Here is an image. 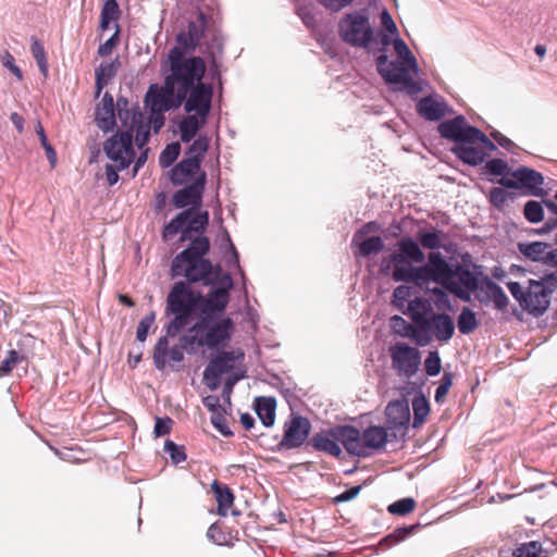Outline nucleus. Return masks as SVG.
I'll return each instance as SVG.
<instances>
[{"label": "nucleus", "instance_id": "obj_1", "mask_svg": "<svg viewBox=\"0 0 557 557\" xmlns=\"http://www.w3.org/2000/svg\"><path fill=\"white\" fill-rule=\"evenodd\" d=\"M234 287V281L230 273L222 277V285L212 288L207 296L195 292L191 283L185 281L175 282L165 298L164 315L171 318L168 333L174 335L183 332L191 324L199 310L201 318L213 319L223 313L230 301V292Z\"/></svg>", "mask_w": 557, "mask_h": 557}, {"label": "nucleus", "instance_id": "obj_2", "mask_svg": "<svg viewBox=\"0 0 557 557\" xmlns=\"http://www.w3.org/2000/svg\"><path fill=\"white\" fill-rule=\"evenodd\" d=\"M176 91L173 87L151 85L145 97L149 115L144 114L137 104H132L124 97L116 101L119 126L117 134L110 139H148L150 131L157 134L164 124V112L174 106Z\"/></svg>", "mask_w": 557, "mask_h": 557}, {"label": "nucleus", "instance_id": "obj_3", "mask_svg": "<svg viewBox=\"0 0 557 557\" xmlns=\"http://www.w3.org/2000/svg\"><path fill=\"white\" fill-rule=\"evenodd\" d=\"M385 82L398 84L401 90L417 95L425 81L420 78L417 58L399 37L397 26L385 10Z\"/></svg>", "mask_w": 557, "mask_h": 557}, {"label": "nucleus", "instance_id": "obj_4", "mask_svg": "<svg viewBox=\"0 0 557 557\" xmlns=\"http://www.w3.org/2000/svg\"><path fill=\"white\" fill-rule=\"evenodd\" d=\"M210 251L208 237H197L171 261L172 278L184 277L188 283H202L205 286L222 285V265L213 264L207 255Z\"/></svg>", "mask_w": 557, "mask_h": 557}, {"label": "nucleus", "instance_id": "obj_5", "mask_svg": "<svg viewBox=\"0 0 557 557\" xmlns=\"http://www.w3.org/2000/svg\"><path fill=\"white\" fill-rule=\"evenodd\" d=\"M168 58L170 72L164 81L166 86L173 87L176 91V99L180 104L194 86L202 83L206 64L200 57L185 58L181 47H173Z\"/></svg>", "mask_w": 557, "mask_h": 557}, {"label": "nucleus", "instance_id": "obj_6", "mask_svg": "<svg viewBox=\"0 0 557 557\" xmlns=\"http://www.w3.org/2000/svg\"><path fill=\"white\" fill-rule=\"evenodd\" d=\"M507 287L523 310L540 317L548 309L550 297L557 289V274L547 272L539 278H530L525 288L519 282H508Z\"/></svg>", "mask_w": 557, "mask_h": 557}, {"label": "nucleus", "instance_id": "obj_7", "mask_svg": "<svg viewBox=\"0 0 557 557\" xmlns=\"http://www.w3.org/2000/svg\"><path fill=\"white\" fill-rule=\"evenodd\" d=\"M455 264L445 260L438 251L429 253L426 263L421 267L411 264L394 268L393 277L396 282L413 283L416 287H422L433 281L445 288L451 284Z\"/></svg>", "mask_w": 557, "mask_h": 557}, {"label": "nucleus", "instance_id": "obj_8", "mask_svg": "<svg viewBox=\"0 0 557 557\" xmlns=\"http://www.w3.org/2000/svg\"><path fill=\"white\" fill-rule=\"evenodd\" d=\"M208 223V211L194 213L193 209H185L165 224L162 238L168 242L180 233L178 242L190 244L197 237H206L203 232Z\"/></svg>", "mask_w": 557, "mask_h": 557}, {"label": "nucleus", "instance_id": "obj_9", "mask_svg": "<svg viewBox=\"0 0 557 557\" xmlns=\"http://www.w3.org/2000/svg\"><path fill=\"white\" fill-rule=\"evenodd\" d=\"M382 304L373 300L368 309L367 317L362 319L361 337L369 339L372 337L371 350L367 367L371 364L372 369L379 375V385L382 383L383 376L380 374V362L383 360V344L381 341L383 330Z\"/></svg>", "mask_w": 557, "mask_h": 557}, {"label": "nucleus", "instance_id": "obj_10", "mask_svg": "<svg viewBox=\"0 0 557 557\" xmlns=\"http://www.w3.org/2000/svg\"><path fill=\"white\" fill-rule=\"evenodd\" d=\"M342 39L354 46L361 48H370L373 39V29L370 25L368 16L360 12L346 14L338 25Z\"/></svg>", "mask_w": 557, "mask_h": 557}, {"label": "nucleus", "instance_id": "obj_11", "mask_svg": "<svg viewBox=\"0 0 557 557\" xmlns=\"http://www.w3.org/2000/svg\"><path fill=\"white\" fill-rule=\"evenodd\" d=\"M348 432V424L324 429L313 434L309 444L317 451L339 458L343 454L342 446L349 454V444L352 437H349Z\"/></svg>", "mask_w": 557, "mask_h": 557}, {"label": "nucleus", "instance_id": "obj_12", "mask_svg": "<svg viewBox=\"0 0 557 557\" xmlns=\"http://www.w3.org/2000/svg\"><path fill=\"white\" fill-rule=\"evenodd\" d=\"M212 319L200 318L191 326L189 332H203V342L210 349L224 348L232 337L234 322L231 318H223L218 322H211Z\"/></svg>", "mask_w": 557, "mask_h": 557}, {"label": "nucleus", "instance_id": "obj_13", "mask_svg": "<svg viewBox=\"0 0 557 557\" xmlns=\"http://www.w3.org/2000/svg\"><path fill=\"white\" fill-rule=\"evenodd\" d=\"M496 144L509 149L513 141H453L450 150L465 164L476 166L484 162L487 150L497 149Z\"/></svg>", "mask_w": 557, "mask_h": 557}, {"label": "nucleus", "instance_id": "obj_14", "mask_svg": "<svg viewBox=\"0 0 557 557\" xmlns=\"http://www.w3.org/2000/svg\"><path fill=\"white\" fill-rule=\"evenodd\" d=\"M472 265L473 271L465 264L456 263L453 270L451 284H449L447 288L456 297L466 302L471 300V293L480 288L479 277L483 275L480 265Z\"/></svg>", "mask_w": 557, "mask_h": 557}, {"label": "nucleus", "instance_id": "obj_15", "mask_svg": "<svg viewBox=\"0 0 557 557\" xmlns=\"http://www.w3.org/2000/svg\"><path fill=\"white\" fill-rule=\"evenodd\" d=\"M511 176L512 178H509L507 175H504L494 182L510 189L525 188L531 196L543 197L545 195L544 189L541 187L544 183V177L540 172L527 166H519L511 173Z\"/></svg>", "mask_w": 557, "mask_h": 557}, {"label": "nucleus", "instance_id": "obj_16", "mask_svg": "<svg viewBox=\"0 0 557 557\" xmlns=\"http://www.w3.org/2000/svg\"><path fill=\"white\" fill-rule=\"evenodd\" d=\"M350 440L349 455L357 457L370 456L372 450L383 446V426H369L362 433L348 424Z\"/></svg>", "mask_w": 557, "mask_h": 557}, {"label": "nucleus", "instance_id": "obj_17", "mask_svg": "<svg viewBox=\"0 0 557 557\" xmlns=\"http://www.w3.org/2000/svg\"><path fill=\"white\" fill-rule=\"evenodd\" d=\"M379 227L377 222H368L356 231L350 243L355 258H369L383 250V239L375 234Z\"/></svg>", "mask_w": 557, "mask_h": 557}, {"label": "nucleus", "instance_id": "obj_18", "mask_svg": "<svg viewBox=\"0 0 557 557\" xmlns=\"http://www.w3.org/2000/svg\"><path fill=\"white\" fill-rule=\"evenodd\" d=\"M393 367L400 376L412 377L421 363L420 351L406 343H397L389 348Z\"/></svg>", "mask_w": 557, "mask_h": 557}, {"label": "nucleus", "instance_id": "obj_19", "mask_svg": "<svg viewBox=\"0 0 557 557\" xmlns=\"http://www.w3.org/2000/svg\"><path fill=\"white\" fill-rule=\"evenodd\" d=\"M164 325L165 335L161 336L153 348V364L159 371H163L170 362L178 363L184 360L183 347L178 344L169 346V338H175L180 333L170 335L168 327L171 324V318Z\"/></svg>", "mask_w": 557, "mask_h": 557}, {"label": "nucleus", "instance_id": "obj_20", "mask_svg": "<svg viewBox=\"0 0 557 557\" xmlns=\"http://www.w3.org/2000/svg\"><path fill=\"white\" fill-rule=\"evenodd\" d=\"M148 143L149 141H104L103 151L108 161L125 170L135 161V147L143 149Z\"/></svg>", "mask_w": 557, "mask_h": 557}, {"label": "nucleus", "instance_id": "obj_21", "mask_svg": "<svg viewBox=\"0 0 557 557\" xmlns=\"http://www.w3.org/2000/svg\"><path fill=\"white\" fill-rule=\"evenodd\" d=\"M403 313L407 314L419 327L420 332L423 333L424 342H430L431 319L434 314L432 304L421 296H414L413 299L408 302L407 308Z\"/></svg>", "mask_w": 557, "mask_h": 557}, {"label": "nucleus", "instance_id": "obj_22", "mask_svg": "<svg viewBox=\"0 0 557 557\" xmlns=\"http://www.w3.org/2000/svg\"><path fill=\"white\" fill-rule=\"evenodd\" d=\"M236 356L233 351H220L210 359L203 371V383L210 389L214 391L220 386L221 376L234 369Z\"/></svg>", "mask_w": 557, "mask_h": 557}, {"label": "nucleus", "instance_id": "obj_23", "mask_svg": "<svg viewBox=\"0 0 557 557\" xmlns=\"http://www.w3.org/2000/svg\"><path fill=\"white\" fill-rule=\"evenodd\" d=\"M311 430L309 420L302 416H293L284 424V435L278 449H293L300 447L308 438Z\"/></svg>", "mask_w": 557, "mask_h": 557}, {"label": "nucleus", "instance_id": "obj_24", "mask_svg": "<svg viewBox=\"0 0 557 557\" xmlns=\"http://www.w3.org/2000/svg\"><path fill=\"white\" fill-rule=\"evenodd\" d=\"M438 131L445 139H487L483 132L470 126L462 115L442 122Z\"/></svg>", "mask_w": 557, "mask_h": 557}, {"label": "nucleus", "instance_id": "obj_25", "mask_svg": "<svg viewBox=\"0 0 557 557\" xmlns=\"http://www.w3.org/2000/svg\"><path fill=\"white\" fill-rule=\"evenodd\" d=\"M519 252L528 260L541 262L547 267L554 268L557 261V248L544 242H519Z\"/></svg>", "mask_w": 557, "mask_h": 557}, {"label": "nucleus", "instance_id": "obj_26", "mask_svg": "<svg viewBox=\"0 0 557 557\" xmlns=\"http://www.w3.org/2000/svg\"><path fill=\"white\" fill-rule=\"evenodd\" d=\"M205 184L206 173L202 172L191 184L175 191L172 198L173 205L180 209L187 208L188 206L193 210L199 208L202 203Z\"/></svg>", "mask_w": 557, "mask_h": 557}, {"label": "nucleus", "instance_id": "obj_27", "mask_svg": "<svg viewBox=\"0 0 557 557\" xmlns=\"http://www.w3.org/2000/svg\"><path fill=\"white\" fill-rule=\"evenodd\" d=\"M213 96L212 85L209 83H200L194 86L187 94L185 101V110L187 113H201L209 115L211 109V100Z\"/></svg>", "mask_w": 557, "mask_h": 557}, {"label": "nucleus", "instance_id": "obj_28", "mask_svg": "<svg viewBox=\"0 0 557 557\" xmlns=\"http://www.w3.org/2000/svg\"><path fill=\"white\" fill-rule=\"evenodd\" d=\"M410 421V407L407 399L389 401L385 407V444L387 443V430L407 426Z\"/></svg>", "mask_w": 557, "mask_h": 557}, {"label": "nucleus", "instance_id": "obj_29", "mask_svg": "<svg viewBox=\"0 0 557 557\" xmlns=\"http://www.w3.org/2000/svg\"><path fill=\"white\" fill-rule=\"evenodd\" d=\"M206 24V16L200 12L196 21L188 23L187 32H181L177 35V47L183 51H193L203 36Z\"/></svg>", "mask_w": 557, "mask_h": 557}, {"label": "nucleus", "instance_id": "obj_30", "mask_svg": "<svg viewBox=\"0 0 557 557\" xmlns=\"http://www.w3.org/2000/svg\"><path fill=\"white\" fill-rule=\"evenodd\" d=\"M419 114L429 121H438L450 113V108L440 96H428L417 103Z\"/></svg>", "mask_w": 557, "mask_h": 557}, {"label": "nucleus", "instance_id": "obj_31", "mask_svg": "<svg viewBox=\"0 0 557 557\" xmlns=\"http://www.w3.org/2000/svg\"><path fill=\"white\" fill-rule=\"evenodd\" d=\"M424 253L420 248V245L411 237H404L398 242L397 251L394 256L396 261L395 268L398 265L410 264V262H422L424 261Z\"/></svg>", "mask_w": 557, "mask_h": 557}, {"label": "nucleus", "instance_id": "obj_32", "mask_svg": "<svg viewBox=\"0 0 557 557\" xmlns=\"http://www.w3.org/2000/svg\"><path fill=\"white\" fill-rule=\"evenodd\" d=\"M97 126L104 133L112 132L116 124L113 97L106 92L95 112Z\"/></svg>", "mask_w": 557, "mask_h": 557}, {"label": "nucleus", "instance_id": "obj_33", "mask_svg": "<svg viewBox=\"0 0 557 557\" xmlns=\"http://www.w3.org/2000/svg\"><path fill=\"white\" fill-rule=\"evenodd\" d=\"M392 331L401 336L413 339L420 346L426 345L429 342H424V335L420 332L419 327L412 322H408L400 315H394L391 318Z\"/></svg>", "mask_w": 557, "mask_h": 557}, {"label": "nucleus", "instance_id": "obj_34", "mask_svg": "<svg viewBox=\"0 0 557 557\" xmlns=\"http://www.w3.org/2000/svg\"><path fill=\"white\" fill-rule=\"evenodd\" d=\"M483 282L487 288L488 294L484 297L481 296V294H476L479 301L486 305L490 300H492L496 309H505L508 306V297L503 288L488 276H484Z\"/></svg>", "mask_w": 557, "mask_h": 557}, {"label": "nucleus", "instance_id": "obj_35", "mask_svg": "<svg viewBox=\"0 0 557 557\" xmlns=\"http://www.w3.org/2000/svg\"><path fill=\"white\" fill-rule=\"evenodd\" d=\"M440 342H448L455 332V324L447 313H434L431 319V331Z\"/></svg>", "mask_w": 557, "mask_h": 557}, {"label": "nucleus", "instance_id": "obj_36", "mask_svg": "<svg viewBox=\"0 0 557 557\" xmlns=\"http://www.w3.org/2000/svg\"><path fill=\"white\" fill-rule=\"evenodd\" d=\"M255 408L261 423L270 428L275 421L276 400L273 397L260 396L255 400Z\"/></svg>", "mask_w": 557, "mask_h": 557}, {"label": "nucleus", "instance_id": "obj_37", "mask_svg": "<svg viewBox=\"0 0 557 557\" xmlns=\"http://www.w3.org/2000/svg\"><path fill=\"white\" fill-rule=\"evenodd\" d=\"M197 161L187 160L184 158L178 162L170 172V180L173 185L185 184L197 171Z\"/></svg>", "mask_w": 557, "mask_h": 557}, {"label": "nucleus", "instance_id": "obj_38", "mask_svg": "<svg viewBox=\"0 0 557 557\" xmlns=\"http://www.w3.org/2000/svg\"><path fill=\"white\" fill-rule=\"evenodd\" d=\"M218 503V515L225 517L234 503V494L227 485L214 481L211 485Z\"/></svg>", "mask_w": 557, "mask_h": 557}, {"label": "nucleus", "instance_id": "obj_39", "mask_svg": "<svg viewBox=\"0 0 557 557\" xmlns=\"http://www.w3.org/2000/svg\"><path fill=\"white\" fill-rule=\"evenodd\" d=\"M208 115L201 113H188L181 122V139H193L200 127L206 123Z\"/></svg>", "mask_w": 557, "mask_h": 557}, {"label": "nucleus", "instance_id": "obj_40", "mask_svg": "<svg viewBox=\"0 0 557 557\" xmlns=\"http://www.w3.org/2000/svg\"><path fill=\"white\" fill-rule=\"evenodd\" d=\"M479 325L476 315L469 307H463L457 318V326L461 334L472 333Z\"/></svg>", "mask_w": 557, "mask_h": 557}, {"label": "nucleus", "instance_id": "obj_41", "mask_svg": "<svg viewBox=\"0 0 557 557\" xmlns=\"http://www.w3.org/2000/svg\"><path fill=\"white\" fill-rule=\"evenodd\" d=\"M421 527L420 523L396 528L392 533L385 535V548L405 541Z\"/></svg>", "mask_w": 557, "mask_h": 557}, {"label": "nucleus", "instance_id": "obj_42", "mask_svg": "<svg viewBox=\"0 0 557 557\" xmlns=\"http://www.w3.org/2000/svg\"><path fill=\"white\" fill-rule=\"evenodd\" d=\"M121 171H123V169H120V166H117L115 163L107 160L103 166L96 172L95 178L97 182L104 180L106 184L112 187L119 182V172Z\"/></svg>", "mask_w": 557, "mask_h": 557}, {"label": "nucleus", "instance_id": "obj_43", "mask_svg": "<svg viewBox=\"0 0 557 557\" xmlns=\"http://www.w3.org/2000/svg\"><path fill=\"white\" fill-rule=\"evenodd\" d=\"M416 293V287L400 285L395 288L392 302L403 312L407 308L408 302L413 299Z\"/></svg>", "mask_w": 557, "mask_h": 557}, {"label": "nucleus", "instance_id": "obj_44", "mask_svg": "<svg viewBox=\"0 0 557 557\" xmlns=\"http://www.w3.org/2000/svg\"><path fill=\"white\" fill-rule=\"evenodd\" d=\"M523 215L530 223H539L545 219V207L542 201L529 200L523 207Z\"/></svg>", "mask_w": 557, "mask_h": 557}, {"label": "nucleus", "instance_id": "obj_45", "mask_svg": "<svg viewBox=\"0 0 557 557\" xmlns=\"http://www.w3.org/2000/svg\"><path fill=\"white\" fill-rule=\"evenodd\" d=\"M413 421L412 428H419L430 413V405L425 397H414L412 400Z\"/></svg>", "mask_w": 557, "mask_h": 557}, {"label": "nucleus", "instance_id": "obj_46", "mask_svg": "<svg viewBox=\"0 0 557 557\" xmlns=\"http://www.w3.org/2000/svg\"><path fill=\"white\" fill-rule=\"evenodd\" d=\"M368 284L376 289L377 298L383 293V261L368 264Z\"/></svg>", "mask_w": 557, "mask_h": 557}, {"label": "nucleus", "instance_id": "obj_47", "mask_svg": "<svg viewBox=\"0 0 557 557\" xmlns=\"http://www.w3.org/2000/svg\"><path fill=\"white\" fill-rule=\"evenodd\" d=\"M443 235L444 233L442 231H420L418 239L423 248L438 249L442 247Z\"/></svg>", "mask_w": 557, "mask_h": 557}, {"label": "nucleus", "instance_id": "obj_48", "mask_svg": "<svg viewBox=\"0 0 557 557\" xmlns=\"http://www.w3.org/2000/svg\"><path fill=\"white\" fill-rule=\"evenodd\" d=\"M224 240H225V244L227 245V249L231 253V257L226 260V264H227V267H230V268L234 267L237 270L238 274L242 277L243 286H244V288H246V276H245L244 270L242 269V267L239 264V255H238V251H237L235 245L233 244L227 231H224Z\"/></svg>", "mask_w": 557, "mask_h": 557}, {"label": "nucleus", "instance_id": "obj_49", "mask_svg": "<svg viewBox=\"0 0 557 557\" xmlns=\"http://www.w3.org/2000/svg\"><path fill=\"white\" fill-rule=\"evenodd\" d=\"M181 141H170L159 156V164L162 168L171 166L181 153Z\"/></svg>", "mask_w": 557, "mask_h": 557}, {"label": "nucleus", "instance_id": "obj_50", "mask_svg": "<svg viewBox=\"0 0 557 557\" xmlns=\"http://www.w3.org/2000/svg\"><path fill=\"white\" fill-rule=\"evenodd\" d=\"M30 40H32V54L37 62V65L40 70V72L46 76L48 73V62H47L45 48L35 36H33L30 38Z\"/></svg>", "mask_w": 557, "mask_h": 557}, {"label": "nucleus", "instance_id": "obj_51", "mask_svg": "<svg viewBox=\"0 0 557 557\" xmlns=\"http://www.w3.org/2000/svg\"><path fill=\"white\" fill-rule=\"evenodd\" d=\"M24 359L25 357L21 352L14 349L9 350L0 364V377L9 374L14 369V367L22 362Z\"/></svg>", "mask_w": 557, "mask_h": 557}, {"label": "nucleus", "instance_id": "obj_52", "mask_svg": "<svg viewBox=\"0 0 557 557\" xmlns=\"http://www.w3.org/2000/svg\"><path fill=\"white\" fill-rule=\"evenodd\" d=\"M416 507V500L412 497H405L388 505L387 510L392 515L405 516L411 512Z\"/></svg>", "mask_w": 557, "mask_h": 557}, {"label": "nucleus", "instance_id": "obj_53", "mask_svg": "<svg viewBox=\"0 0 557 557\" xmlns=\"http://www.w3.org/2000/svg\"><path fill=\"white\" fill-rule=\"evenodd\" d=\"M164 451L170 456L171 461L174 465H178L186 460L187 456L184 446L177 445L171 440H166L164 443Z\"/></svg>", "mask_w": 557, "mask_h": 557}, {"label": "nucleus", "instance_id": "obj_54", "mask_svg": "<svg viewBox=\"0 0 557 557\" xmlns=\"http://www.w3.org/2000/svg\"><path fill=\"white\" fill-rule=\"evenodd\" d=\"M185 330H188V334H184L180 337L178 345L183 347V350L194 351L195 347H203L206 344H200L203 342V334L197 336L199 332H189V327L187 326Z\"/></svg>", "mask_w": 557, "mask_h": 557}, {"label": "nucleus", "instance_id": "obj_55", "mask_svg": "<svg viewBox=\"0 0 557 557\" xmlns=\"http://www.w3.org/2000/svg\"><path fill=\"white\" fill-rule=\"evenodd\" d=\"M208 143L209 141H193L191 146L186 152L185 158L187 160L197 161V166L200 168L205 153L209 148Z\"/></svg>", "mask_w": 557, "mask_h": 557}, {"label": "nucleus", "instance_id": "obj_56", "mask_svg": "<svg viewBox=\"0 0 557 557\" xmlns=\"http://www.w3.org/2000/svg\"><path fill=\"white\" fill-rule=\"evenodd\" d=\"M542 552V545L537 541H531L518 546L513 552V557H539Z\"/></svg>", "mask_w": 557, "mask_h": 557}, {"label": "nucleus", "instance_id": "obj_57", "mask_svg": "<svg viewBox=\"0 0 557 557\" xmlns=\"http://www.w3.org/2000/svg\"><path fill=\"white\" fill-rule=\"evenodd\" d=\"M484 169L495 176H504L510 173L508 163L500 158H493L485 162Z\"/></svg>", "mask_w": 557, "mask_h": 557}, {"label": "nucleus", "instance_id": "obj_58", "mask_svg": "<svg viewBox=\"0 0 557 557\" xmlns=\"http://www.w3.org/2000/svg\"><path fill=\"white\" fill-rule=\"evenodd\" d=\"M156 320V313L151 311L147 315H145L138 323L137 330H136V338L139 342H145L149 332V329L154 323Z\"/></svg>", "mask_w": 557, "mask_h": 557}, {"label": "nucleus", "instance_id": "obj_59", "mask_svg": "<svg viewBox=\"0 0 557 557\" xmlns=\"http://www.w3.org/2000/svg\"><path fill=\"white\" fill-rule=\"evenodd\" d=\"M424 369L428 375L435 376L441 372V358L437 351H431L424 360Z\"/></svg>", "mask_w": 557, "mask_h": 557}, {"label": "nucleus", "instance_id": "obj_60", "mask_svg": "<svg viewBox=\"0 0 557 557\" xmlns=\"http://www.w3.org/2000/svg\"><path fill=\"white\" fill-rule=\"evenodd\" d=\"M454 382V374L451 372H444L438 386L435 389V400L440 401L445 397Z\"/></svg>", "mask_w": 557, "mask_h": 557}, {"label": "nucleus", "instance_id": "obj_61", "mask_svg": "<svg viewBox=\"0 0 557 557\" xmlns=\"http://www.w3.org/2000/svg\"><path fill=\"white\" fill-rule=\"evenodd\" d=\"M244 377H245L244 373H240V374L234 373L226 379L224 386H223V391H222V398L224 400V404L227 405L228 407L231 406V395H232L234 385Z\"/></svg>", "mask_w": 557, "mask_h": 557}, {"label": "nucleus", "instance_id": "obj_62", "mask_svg": "<svg viewBox=\"0 0 557 557\" xmlns=\"http://www.w3.org/2000/svg\"><path fill=\"white\" fill-rule=\"evenodd\" d=\"M225 412L226 410L224 409V411L211 414V423L222 435L232 436L233 433L227 425Z\"/></svg>", "mask_w": 557, "mask_h": 557}, {"label": "nucleus", "instance_id": "obj_63", "mask_svg": "<svg viewBox=\"0 0 557 557\" xmlns=\"http://www.w3.org/2000/svg\"><path fill=\"white\" fill-rule=\"evenodd\" d=\"M508 199V193L502 187H493L488 193L491 205L497 209H502Z\"/></svg>", "mask_w": 557, "mask_h": 557}, {"label": "nucleus", "instance_id": "obj_64", "mask_svg": "<svg viewBox=\"0 0 557 557\" xmlns=\"http://www.w3.org/2000/svg\"><path fill=\"white\" fill-rule=\"evenodd\" d=\"M120 16V9L116 0H107L102 7L100 17L116 22Z\"/></svg>", "mask_w": 557, "mask_h": 557}]
</instances>
